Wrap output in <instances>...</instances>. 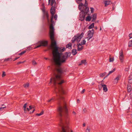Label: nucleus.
Listing matches in <instances>:
<instances>
[{
	"label": "nucleus",
	"instance_id": "nucleus-1",
	"mask_svg": "<svg viewBox=\"0 0 132 132\" xmlns=\"http://www.w3.org/2000/svg\"><path fill=\"white\" fill-rule=\"evenodd\" d=\"M49 35L52 45L54 47L53 51L54 62L56 65L61 66L62 63L65 62L68 58L70 56L71 53L69 52H66L64 55L61 57L62 53H60L59 51L62 52L65 50V48L64 47L59 48L56 46V43L54 40V29L52 25H50V26Z\"/></svg>",
	"mask_w": 132,
	"mask_h": 132
},
{
	"label": "nucleus",
	"instance_id": "nucleus-2",
	"mask_svg": "<svg viewBox=\"0 0 132 132\" xmlns=\"http://www.w3.org/2000/svg\"><path fill=\"white\" fill-rule=\"evenodd\" d=\"M54 70L57 71L58 74L56 75L54 72V77L51 79V82H53L56 88L55 91L56 94L57 99L61 100L64 101V97L62 95L64 94L65 92L64 88L60 86L64 82V80L62 79L61 75L63 73V70L60 68L57 69H55Z\"/></svg>",
	"mask_w": 132,
	"mask_h": 132
},
{
	"label": "nucleus",
	"instance_id": "nucleus-3",
	"mask_svg": "<svg viewBox=\"0 0 132 132\" xmlns=\"http://www.w3.org/2000/svg\"><path fill=\"white\" fill-rule=\"evenodd\" d=\"M67 111L65 102H64L63 106H60L57 109L59 116L60 118L59 125L62 128V132H69V129L68 125L69 124L70 118Z\"/></svg>",
	"mask_w": 132,
	"mask_h": 132
},
{
	"label": "nucleus",
	"instance_id": "nucleus-4",
	"mask_svg": "<svg viewBox=\"0 0 132 132\" xmlns=\"http://www.w3.org/2000/svg\"><path fill=\"white\" fill-rule=\"evenodd\" d=\"M51 1V5L52 6L51 8L50 12L52 15V17L51 18V24L50 25H52L53 26V24L55 23L53 21V16L55 13V7L53 6L54 4H55L56 2L55 0H48V5H49Z\"/></svg>",
	"mask_w": 132,
	"mask_h": 132
},
{
	"label": "nucleus",
	"instance_id": "nucleus-5",
	"mask_svg": "<svg viewBox=\"0 0 132 132\" xmlns=\"http://www.w3.org/2000/svg\"><path fill=\"white\" fill-rule=\"evenodd\" d=\"M85 0V3L84 5L82 3H80L79 5L78 9L81 12H83L85 14H87L89 11V8L87 7L88 3L86 0Z\"/></svg>",
	"mask_w": 132,
	"mask_h": 132
},
{
	"label": "nucleus",
	"instance_id": "nucleus-6",
	"mask_svg": "<svg viewBox=\"0 0 132 132\" xmlns=\"http://www.w3.org/2000/svg\"><path fill=\"white\" fill-rule=\"evenodd\" d=\"M84 35V33L83 32L75 35L72 39V43H74L76 41L78 42H80Z\"/></svg>",
	"mask_w": 132,
	"mask_h": 132
},
{
	"label": "nucleus",
	"instance_id": "nucleus-7",
	"mask_svg": "<svg viewBox=\"0 0 132 132\" xmlns=\"http://www.w3.org/2000/svg\"><path fill=\"white\" fill-rule=\"evenodd\" d=\"M48 42L46 41H41L39 42L38 44H39L35 48H36L40 47L41 46H46L48 44Z\"/></svg>",
	"mask_w": 132,
	"mask_h": 132
},
{
	"label": "nucleus",
	"instance_id": "nucleus-8",
	"mask_svg": "<svg viewBox=\"0 0 132 132\" xmlns=\"http://www.w3.org/2000/svg\"><path fill=\"white\" fill-rule=\"evenodd\" d=\"M123 58L124 56L123 54L122 50L121 49L119 52V59L121 62L122 63L123 62Z\"/></svg>",
	"mask_w": 132,
	"mask_h": 132
},
{
	"label": "nucleus",
	"instance_id": "nucleus-9",
	"mask_svg": "<svg viewBox=\"0 0 132 132\" xmlns=\"http://www.w3.org/2000/svg\"><path fill=\"white\" fill-rule=\"evenodd\" d=\"M100 87H102L104 91L105 92H107L108 90V89L106 85L104 84H101L99 85V88H100Z\"/></svg>",
	"mask_w": 132,
	"mask_h": 132
},
{
	"label": "nucleus",
	"instance_id": "nucleus-10",
	"mask_svg": "<svg viewBox=\"0 0 132 132\" xmlns=\"http://www.w3.org/2000/svg\"><path fill=\"white\" fill-rule=\"evenodd\" d=\"M90 31H88V37L86 38L87 40L89 41L93 36V34L90 32Z\"/></svg>",
	"mask_w": 132,
	"mask_h": 132
},
{
	"label": "nucleus",
	"instance_id": "nucleus-11",
	"mask_svg": "<svg viewBox=\"0 0 132 132\" xmlns=\"http://www.w3.org/2000/svg\"><path fill=\"white\" fill-rule=\"evenodd\" d=\"M43 16L44 19H45V18H46L48 21H49V15L48 14V13L47 12H45L44 11Z\"/></svg>",
	"mask_w": 132,
	"mask_h": 132
},
{
	"label": "nucleus",
	"instance_id": "nucleus-12",
	"mask_svg": "<svg viewBox=\"0 0 132 132\" xmlns=\"http://www.w3.org/2000/svg\"><path fill=\"white\" fill-rule=\"evenodd\" d=\"M91 19H92V22H94L96 20L97 18V15L95 14H93L91 17Z\"/></svg>",
	"mask_w": 132,
	"mask_h": 132
},
{
	"label": "nucleus",
	"instance_id": "nucleus-13",
	"mask_svg": "<svg viewBox=\"0 0 132 132\" xmlns=\"http://www.w3.org/2000/svg\"><path fill=\"white\" fill-rule=\"evenodd\" d=\"M78 45V49L77 50L78 51H81L83 48V46L81 45L80 43H79V44H77Z\"/></svg>",
	"mask_w": 132,
	"mask_h": 132
},
{
	"label": "nucleus",
	"instance_id": "nucleus-14",
	"mask_svg": "<svg viewBox=\"0 0 132 132\" xmlns=\"http://www.w3.org/2000/svg\"><path fill=\"white\" fill-rule=\"evenodd\" d=\"M111 2L110 0H106L104 2V3L105 5V6L106 7L108 5H109L110 4V3Z\"/></svg>",
	"mask_w": 132,
	"mask_h": 132
},
{
	"label": "nucleus",
	"instance_id": "nucleus-15",
	"mask_svg": "<svg viewBox=\"0 0 132 132\" xmlns=\"http://www.w3.org/2000/svg\"><path fill=\"white\" fill-rule=\"evenodd\" d=\"M79 20L82 21L84 20L85 18V16L84 15H80L79 16Z\"/></svg>",
	"mask_w": 132,
	"mask_h": 132
},
{
	"label": "nucleus",
	"instance_id": "nucleus-16",
	"mask_svg": "<svg viewBox=\"0 0 132 132\" xmlns=\"http://www.w3.org/2000/svg\"><path fill=\"white\" fill-rule=\"evenodd\" d=\"M127 90L128 92H131V86L130 84H128L127 85Z\"/></svg>",
	"mask_w": 132,
	"mask_h": 132
},
{
	"label": "nucleus",
	"instance_id": "nucleus-17",
	"mask_svg": "<svg viewBox=\"0 0 132 132\" xmlns=\"http://www.w3.org/2000/svg\"><path fill=\"white\" fill-rule=\"evenodd\" d=\"M77 53V51L76 49H73L72 51V54L73 55H76Z\"/></svg>",
	"mask_w": 132,
	"mask_h": 132
},
{
	"label": "nucleus",
	"instance_id": "nucleus-18",
	"mask_svg": "<svg viewBox=\"0 0 132 132\" xmlns=\"http://www.w3.org/2000/svg\"><path fill=\"white\" fill-rule=\"evenodd\" d=\"M128 82L130 84L132 83V75L129 76L128 79Z\"/></svg>",
	"mask_w": 132,
	"mask_h": 132
},
{
	"label": "nucleus",
	"instance_id": "nucleus-19",
	"mask_svg": "<svg viewBox=\"0 0 132 132\" xmlns=\"http://www.w3.org/2000/svg\"><path fill=\"white\" fill-rule=\"evenodd\" d=\"M66 48H69V49H71V43H69L66 46Z\"/></svg>",
	"mask_w": 132,
	"mask_h": 132
},
{
	"label": "nucleus",
	"instance_id": "nucleus-20",
	"mask_svg": "<svg viewBox=\"0 0 132 132\" xmlns=\"http://www.w3.org/2000/svg\"><path fill=\"white\" fill-rule=\"evenodd\" d=\"M91 19V17L90 16H87L86 18V21H90Z\"/></svg>",
	"mask_w": 132,
	"mask_h": 132
},
{
	"label": "nucleus",
	"instance_id": "nucleus-21",
	"mask_svg": "<svg viewBox=\"0 0 132 132\" xmlns=\"http://www.w3.org/2000/svg\"><path fill=\"white\" fill-rule=\"evenodd\" d=\"M94 27V23H92L88 27V29H90L93 28Z\"/></svg>",
	"mask_w": 132,
	"mask_h": 132
},
{
	"label": "nucleus",
	"instance_id": "nucleus-22",
	"mask_svg": "<svg viewBox=\"0 0 132 132\" xmlns=\"http://www.w3.org/2000/svg\"><path fill=\"white\" fill-rule=\"evenodd\" d=\"M129 47H132V40H130L128 42V45Z\"/></svg>",
	"mask_w": 132,
	"mask_h": 132
},
{
	"label": "nucleus",
	"instance_id": "nucleus-23",
	"mask_svg": "<svg viewBox=\"0 0 132 132\" xmlns=\"http://www.w3.org/2000/svg\"><path fill=\"white\" fill-rule=\"evenodd\" d=\"M115 70V68L113 69L112 70L110 71L109 72V73L106 76H108L111 73L114 72Z\"/></svg>",
	"mask_w": 132,
	"mask_h": 132
},
{
	"label": "nucleus",
	"instance_id": "nucleus-24",
	"mask_svg": "<svg viewBox=\"0 0 132 132\" xmlns=\"http://www.w3.org/2000/svg\"><path fill=\"white\" fill-rule=\"evenodd\" d=\"M23 86L25 88H27L29 86V84L28 83H26L23 85Z\"/></svg>",
	"mask_w": 132,
	"mask_h": 132
},
{
	"label": "nucleus",
	"instance_id": "nucleus-25",
	"mask_svg": "<svg viewBox=\"0 0 132 132\" xmlns=\"http://www.w3.org/2000/svg\"><path fill=\"white\" fill-rule=\"evenodd\" d=\"M44 113V111H42V112L39 113H37L36 115L37 116H40L42 115Z\"/></svg>",
	"mask_w": 132,
	"mask_h": 132
},
{
	"label": "nucleus",
	"instance_id": "nucleus-26",
	"mask_svg": "<svg viewBox=\"0 0 132 132\" xmlns=\"http://www.w3.org/2000/svg\"><path fill=\"white\" fill-rule=\"evenodd\" d=\"M86 43V41L85 40H83L82 41H81L80 43L81 45H84Z\"/></svg>",
	"mask_w": 132,
	"mask_h": 132
},
{
	"label": "nucleus",
	"instance_id": "nucleus-27",
	"mask_svg": "<svg viewBox=\"0 0 132 132\" xmlns=\"http://www.w3.org/2000/svg\"><path fill=\"white\" fill-rule=\"evenodd\" d=\"M119 79V77H117L114 79V82L116 83H117Z\"/></svg>",
	"mask_w": 132,
	"mask_h": 132
},
{
	"label": "nucleus",
	"instance_id": "nucleus-28",
	"mask_svg": "<svg viewBox=\"0 0 132 132\" xmlns=\"http://www.w3.org/2000/svg\"><path fill=\"white\" fill-rule=\"evenodd\" d=\"M12 60V58H7V59H5L4 60V61H11Z\"/></svg>",
	"mask_w": 132,
	"mask_h": 132
},
{
	"label": "nucleus",
	"instance_id": "nucleus-29",
	"mask_svg": "<svg viewBox=\"0 0 132 132\" xmlns=\"http://www.w3.org/2000/svg\"><path fill=\"white\" fill-rule=\"evenodd\" d=\"M90 129L89 127H87L86 129V132H90Z\"/></svg>",
	"mask_w": 132,
	"mask_h": 132
},
{
	"label": "nucleus",
	"instance_id": "nucleus-30",
	"mask_svg": "<svg viewBox=\"0 0 132 132\" xmlns=\"http://www.w3.org/2000/svg\"><path fill=\"white\" fill-rule=\"evenodd\" d=\"M105 73H105V72L104 73H101L100 74V77H103L105 75Z\"/></svg>",
	"mask_w": 132,
	"mask_h": 132
},
{
	"label": "nucleus",
	"instance_id": "nucleus-31",
	"mask_svg": "<svg viewBox=\"0 0 132 132\" xmlns=\"http://www.w3.org/2000/svg\"><path fill=\"white\" fill-rule=\"evenodd\" d=\"M26 52V51H23L22 52L20 53L19 54V55H21L25 53Z\"/></svg>",
	"mask_w": 132,
	"mask_h": 132
},
{
	"label": "nucleus",
	"instance_id": "nucleus-32",
	"mask_svg": "<svg viewBox=\"0 0 132 132\" xmlns=\"http://www.w3.org/2000/svg\"><path fill=\"white\" fill-rule=\"evenodd\" d=\"M27 105V103H25L24 105L23 108H24V111H25L26 110V107Z\"/></svg>",
	"mask_w": 132,
	"mask_h": 132
},
{
	"label": "nucleus",
	"instance_id": "nucleus-33",
	"mask_svg": "<svg viewBox=\"0 0 132 132\" xmlns=\"http://www.w3.org/2000/svg\"><path fill=\"white\" fill-rule=\"evenodd\" d=\"M90 10H91V13H93L94 12V8L93 7H90Z\"/></svg>",
	"mask_w": 132,
	"mask_h": 132
},
{
	"label": "nucleus",
	"instance_id": "nucleus-34",
	"mask_svg": "<svg viewBox=\"0 0 132 132\" xmlns=\"http://www.w3.org/2000/svg\"><path fill=\"white\" fill-rule=\"evenodd\" d=\"M86 62L85 60H82L81 61V63L84 64L85 65L86 64Z\"/></svg>",
	"mask_w": 132,
	"mask_h": 132
},
{
	"label": "nucleus",
	"instance_id": "nucleus-35",
	"mask_svg": "<svg viewBox=\"0 0 132 132\" xmlns=\"http://www.w3.org/2000/svg\"><path fill=\"white\" fill-rule=\"evenodd\" d=\"M32 64L33 65H35L37 64V63L34 61H32Z\"/></svg>",
	"mask_w": 132,
	"mask_h": 132
},
{
	"label": "nucleus",
	"instance_id": "nucleus-36",
	"mask_svg": "<svg viewBox=\"0 0 132 132\" xmlns=\"http://www.w3.org/2000/svg\"><path fill=\"white\" fill-rule=\"evenodd\" d=\"M76 2L78 4H79L81 2L82 0H76Z\"/></svg>",
	"mask_w": 132,
	"mask_h": 132
},
{
	"label": "nucleus",
	"instance_id": "nucleus-37",
	"mask_svg": "<svg viewBox=\"0 0 132 132\" xmlns=\"http://www.w3.org/2000/svg\"><path fill=\"white\" fill-rule=\"evenodd\" d=\"M114 61V59L113 58H110L109 59V61L110 62H112Z\"/></svg>",
	"mask_w": 132,
	"mask_h": 132
},
{
	"label": "nucleus",
	"instance_id": "nucleus-38",
	"mask_svg": "<svg viewBox=\"0 0 132 132\" xmlns=\"http://www.w3.org/2000/svg\"><path fill=\"white\" fill-rule=\"evenodd\" d=\"M57 14H55L54 16V18L56 20L57 18Z\"/></svg>",
	"mask_w": 132,
	"mask_h": 132
},
{
	"label": "nucleus",
	"instance_id": "nucleus-39",
	"mask_svg": "<svg viewBox=\"0 0 132 132\" xmlns=\"http://www.w3.org/2000/svg\"><path fill=\"white\" fill-rule=\"evenodd\" d=\"M5 75H6V74H5V72H3V74H2V77H4V76H5Z\"/></svg>",
	"mask_w": 132,
	"mask_h": 132
},
{
	"label": "nucleus",
	"instance_id": "nucleus-40",
	"mask_svg": "<svg viewBox=\"0 0 132 132\" xmlns=\"http://www.w3.org/2000/svg\"><path fill=\"white\" fill-rule=\"evenodd\" d=\"M25 62V61H24L23 62H19L17 63V64L19 65L20 64L23 63Z\"/></svg>",
	"mask_w": 132,
	"mask_h": 132
},
{
	"label": "nucleus",
	"instance_id": "nucleus-41",
	"mask_svg": "<svg viewBox=\"0 0 132 132\" xmlns=\"http://www.w3.org/2000/svg\"><path fill=\"white\" fill-rule=\"evenodd\" d=\"M6 108V107L5 106H4V107H1L0 108V110H3V109L4 108Z\"/></svg>",
	"mask_w": 132,
	"mask_h": 132
},
{
	"label": "nucleus",
	"instance_id": "nucleus-42",
	"mask_svg": "<svg viewBox=\"0 0 132 132\" xmlns=\"http://www.w3.org/2000/svg\"><path fill=\"white\" fill-rule=\"evenodd\" d=\"M87 111V110L86 108H84L83 110V113H85Z\"/></svg>",
	"mask_w": 132,
	"mask_h": 132
},
{
	"label": "nucleus",
	"instance_id": "nucleus-43",
	"mask_svg": "<svg viewBox=\"0 0 132 132\" xmlns=\"http://www.w3.org/2000/svg\"><path fill=\"white\" fill-rule=\"evenodd\" d=\"M132 35V34L131 33L129 35V39H130L132 38V37L131 36Z\"/></svg>",
	"mask_w": 132,
	"mask_h": 132
},
{
	"label": "nucleus",
	"instance_id": "nucleus-44",
	"mask_svg": "<svg viewBox=\"0 0 132 132\" xmlns=\"http://www.w3.org/2000/svg\"><path fill=\"white\" fill-rule=\"evenodd\" d=\"M89 31H90V32L92 33H93V34L94 33V30L93 29H92V30H89Z\"/></svg>",
	"mask_w": 132,
	"mask_h": 132
},
{
	"label": "nucleus",
	"instance_id": "nucleus-45",
	"mask_svg": "<svg viewBox=\"0 0 132 132\" xmlns=\"http://www.w3.org/2000/svg\"><path fill=\"white\" fill-rule=\"evenodd\" d=\"M85 91V89H83L82 90V91L81 92V94H83L84 93Z\"/></svg>",
	"mask_w": 132,
	"mask_h": 132
},
{
	"label": "nucleus",
	"instance_id": "nucleus-46",
	"mask_svg": "<svg viewBox=\"0 0 132 132\" xmlns=\"http://www.w3.org/2000/svg\"><path fill=\"white\" fill-rule=\"evenodd\" d=\"M29 109L30 110H31L32 108H34L33 107H32V106H29Z\"/></svg>",
	"mask_w": 132,
	"mask_h": 132
},
{
	"label": "nucleus",
	"instance_id": "nucleus-47",
	"mask_svg": "<svg viewBox=\"0 0 132 132\" xmlns=\"http://www.w3.org/2000/svg\"><path fill=\"white\" fill-rule=\"evenodd\" d=\"M19 57H16V58H15V59L14 60V61H15V60H17V59H19Z\"/></svg>",
	"mask_w": 132,
	"mask_h": 132
},
{
	"label": "nucleus",
	"instance_id": "nucleus-48",
	"mask_svg": "<svg viewBox=\"0 0 132 132\" xmlns=\"http://www.w3.org/2000/svg\"><path fill=\"white\" fill-rule=\"evenodd\" d=\"M54 99L53 98H52L50 100H48V102H50L51 100H53Z\"/></svg>",
	"mask_w": 132,
	"mask_h": 132
},
{
	"label": "nucleus",
	"instance_id": "nucleus-49",
	"mask_svg": "<svg viewBox=\"0 0 132 132\" xmlns=\"http://www.w3.org/2000/svg\"><path fill=\"white\" fill-rule=\"evenodd\" d=\"M35 109H34L33 110H32V112H31V111H30V113H33V112H34V111H35Z\"/></svg>",
	"mask_w": 132,
	"mask_h": 132
},
{
	"label": "nucleus",
	"instance_id": "nucleus-50",
	"mask_svg": "<svg viewBox=\"0 0 132 132\" xmlns=\"http://www.w3.org/2000/svg\"><path fill=\"white\" fill-rule=\"evenodd\" d=\"M72 113L73 114L75 115H76V113L75 111H73L72 112Z\"/></svg>",
	"mask_w": 132,
	"mask_h": 132
},
{
	"label": "nucleus",
	"instance_id": "nucleus-51",
	"mask_svg": "<svg viewBox=\"0 0 132 132\" xmlns=\"http://www.w3.org/2000/svg\"><path fill=\"white\" fill-rule=\"evenodd\" d=\"M86 126V124L85 123H84L83 124V127H85V126Z\"/></svg>",
	"mask_w": 132,
	"mask_h": 132
},
{
	"label": "nucleus",
	"instance_id": "nucleus-52",
	"mask_svg": "<svg viewBox=\"0 0 132 132\" xmlns=\"http://www.w3.org/2000/svg\"><path fill=\"white\" fill-rule=\"evenodd\" d=\"M27 109L28 111H29L30 110L28 108H27Z\"/></svg>",
	"mask_w": 132,
	"mask_h": 132
},
{
	"label": "nucleus",
	"instance_id": "nucleus-53",
	"mask_svg": "<svg viewBox=\"0 0 132 132\" xmlns=\"http://www.w3.org/2000/svg\"><path fill=\"white\" fill-rule=\"evenodd\" d=\"M94 28H95V29L96 30V29H97V27H94Z\"/></svg>",
	"mask_w": 132,
	"mask_h": 132
},
{
	"label": "nucleus",
	"instance_id": "nucleus-54",
	"mask_svg": "<svg viewBox=\"0 0 132 132\" xmlns=\"http://www.w3.org/2000/svg\"><path fill=\"white\" fill-rule=\"evenodd\" d=\"M45 59H46V60H47L48 59V58H45Z\"/></svg>",
	"mask_w": 132,
	"mask_h": 132
},
{
	"label": "nucleus",
	"instance_id": "nucleus-55",
	"mask_svg": "<svg viewBox=\"0 0 132 132\" xmlns=\"http://www.w3.org/2000/svg\"><path fill=\"white\" fill-rule=\"evenodd\" d=\"M102 30V28H101V27H100V30Z\"/></svg>",
	"mask_w": 132,
	"mask_h": 132
},
{
	"label": "nucleus",
	"instance_id": "nucleus-56",
	"mask_svg": "<svg viewBox=\"0 0 132 132\" xmlns=\"http://www.w3.org/2000/svg\"><path fill=\"white\" fill-rule=\"evenodd\" d=\"M102 87H100V88H99V89H100Z\"/></svg>",
	"mask_w": 132,
	"mask_h": 132
},
{
	"label": "nucleus",
	"instance_id": "nucleus-57",
	"mask_svg": "<svg viewBox=\"0 0 132 132\" xmlns=\"http://www.w3.org/2000/svg\"><path fill=\"white\" fill-rule=\"evenodd\" d=\"M71 132H73L72 131V130H71Z\"/></svg>",
	"mask_w": 132,
	"mask_h": 132
},
{
	"label": "nucleus",
	"instance_id": "nucleus-58",
	"mask_svg": "<svg viewBox=\"0 0 132 132\" xmlns=\"http://www.w3.org/2000/svg\"><path fill=\"white\" fill-rule=\"evenodd\" d=\"M3 105H2V106H3Z\"/></svg>",
	"mask_w": 132,
	"mask_h": 132
},
{
	"label": "nucleus",
	"instance_id": "nucleus-59",
	"mask_svg": "<svg viewBox=\"0 0 132 132\" xmlns=\"http://www.w3.org/2000/svg\"><path fill=\"white\" fill-rule=\"evenodd\" d=\"M90 0L91 1V0Z\"/></svg>",
	"mask_w": 132,
	"mask_h": 132
}]
</instances>
